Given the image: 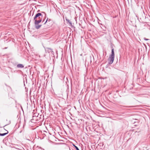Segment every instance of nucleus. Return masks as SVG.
<instances>
[{
  "label": "nucleus",
  "instance_id": "9b49d317",
  "mask_svg": "<svg viewBox=\"0 0 150 150\" xmlns=\"http://www.w3.org/2000/svg\"><path fill=\"white\" fill-rule=\"evenodd\" d=\"M51 21V20L50 19L48 20V18H47V19L46 20V21L44 23V24H45L48 21L49 22V21Z\"/></svg>",
  "mask_w": 150,
  "mask_h": 150
},
{
  "label": "nucleus",
  "instance_id": "20e7f679",
  "mask_svg": "<svg viewBox=\"0 0 150 150\" xmlns=\"http://www.w3.org/2000/svg\"><path fill=\"white\" fill-rule=\"evenodd\" d=\"M17 67L19 68H23L24 67V66L21 64H19L17 65Z\"/></svg>",
  "mask_w": 150,
  "mask_h": 150
},
{
  "label": "nucleus",
  "instance_id": "f03ea898",
  "mask_svg": "<svg viewBox=\"0 0 150 150\" xmlns=\"http://www.w3.org/2000/svg\"><path fill=\"white\" fill-rule=\"evenodd\" d=\"M114 57L115 54L114 50L113 48H112L111 51V54L110 56L108 59L109 61L108 64H111L113 62Z\"/></svg>",
  "mask_w": 150,
  "mask_h": 150
},
{
  "label": "nucleus",
  "instance_id": "f3484780",
  "mask_svg": "<svg viewBox=\"0 0 150 150\" xmlns=\"http://www.w3.org/2000/svg\"><path fill=\"white\" fill-rule=\"evenodd\" d=\"M22 130H21V131L19 133H21L22 132Z\"/></svg>",
  "mask_w": 150,
  "mask_h": 150
},
{
  "label": "nucleus",
  "instance_id": "1a4fd4ad",
  "mask_svg": "<svg viewBox=\"0 0 150 150\" xmlns=\"http://www.w3.org/2000/svg\"><path fill=\"white\" fill-rule=\"evenodd\" d=\"M136 120L137 121H138L137 119H133V120H132V121L133 122H134V123L136 122Z\"/></svg>",
  "mask_w": 150,
  "mask_h": 150
},
{
  "label": "nucleus",
  "instance_id": "0eeeda50",
  "mask_svg": "<svg viewBox=\"0 0 150 150\" xmlns=\"http://www.w3.org/2000/svg\"><path fill=\"white\" fill-rule=\"evenodd\" d=\"M7 134V133H4L3 134L0 133V136H3L6 135Z\"/></svg>",
  "mask_w": 150,
  "mask_h": 150
},
{
  "label": "nucleus",
  "instance_id": "6e6552de",
  "mask_svg": "<svg viewBox=\"0 0 150 150\" xmlns=\"http://www.w3.org/2000/svg\"><path fill=\"white\" fill-rule=\"evenodd\" d=\"M73 145L74 146V147L75 148L76 150H79V149L78 148L77 146H76L74 145V144H73Z\"/></svg>",
  "mask_w": 150,
  "mask_h": 150
},
{
  "label": "nucleus",
  "instance_id": "ddd939ff",
  "mask_svg": "<svg viewBox=\"0 0 150 150\" xmlns=\"http://www.w3.org/2000/svg\"><path fill=\"white\" fill-rule=\"evenodd\" d=\"M11 122V121L10 120H9L8 121V123L6 125H8L9 124H10Z\"/></svg>",
  "mask_w": 150,
  "mask_h": 150
},
{
  "label": "nucleus",
  "instance_id": "a211bd4d",
  "mask_svg": "<svg viewBox=\"0 0 150 150\" xmlns=\"http://www.w3.org/2000/svg\"><path fill=\"white\" fill-rule=\"evenodd\" d=\"M44 20H43V21H42V22H43L44 21Z\"/></svg>",
  "mask_w": 150,
  "mask_h": 150
},
{
  "label": "nucleus",
  "instance_id": "7ed1b4c3",
  "mask_svg": "<svg viewBox=\"0 0 150 150\" xmlns=\"http://www.w3.org/2000/svg\"><path fill=\"white\" fill-rule=\"evenodd\" d=\"M45 51L46 53H49V54L51 55V56H54V52L51 49L49 48H46L45 49Z\"/></svg>",
  "mask_w": 150,
  "mask_h": 150
},
{
  "label": "nucleus",
  "instance_id": "f8f14e48",
  "mask_svg": "<svg viewBox=\"0 0 150 150\" xmlns=\"http://www.w3.org/2000/svg\"><path fill=\"white\" fill-rule=\"evenodd\" d=\"M43 132H44L43 134L45 136H46V134H47V132L45 131H44Z\"/></svg>",
  "mask_w": 150,
  "mask_h": 150
},
{
  "label": "nucleus",
  "instance_id": "9d476101",
  "mask_svg": "<svg viewBox=\"0 0 150 150\" xmlns=\"http://www.w3.org/2000/svg\"><path fill=\"white\" fill-rule=\"evenodd\" d=\"M136 120L137 121H138L137 119H133V120H132V121L133 122H134V123L136 122Z\"/></svg>",
  "mask_w": 150,
  "mask_h": 150
},
{
  "label": "nucleus",
  "instance_id": "2eb2a0df",
  "mask_svg": "<svg viewBox=\"0 0 150 150\" xmlns=\"http://www.w3.org/2000/svg\"><path fill=\"white\" fill-rule=\"evenodd\" d=\"M42 13L45 14V17H46V14L44 12H42Z\"/></svg>",
  "mask_w": 150,
  "mask_h": 150
},
{
  "label": "nucleus",
  "instance_id": "423d86ee",
  "mask_svg": "<svg viewBox=\"0 0 150 150\" xmlns=\"http://www.w3.org/2000/svg\"><path fill=\"white\" fill-rule=\"evenodd\" d=\"M35 28L37 29H38L41 26V25H38V24H35Z\"/></svg>",
  "mask_w": 150,
  "mask_h": 150
},
{
  "label": "nucleus",
  "instance_id": "dca6fc26",
  "mask_svg": "<svg viewBox=\"0 0 150 150\" xmlns=\"http://www.w3.org/2000/svg\"><path fill=\"white\" fill-rule=\"evenodd\" d=\"M40 149H41V150H45V149H43V148H41V147H40Z\"/></svg>",
  "mask_w": 150,
  "mask_h": 150
},
{
  "label": "nucleus",
  "instance_id": "f257e3e1",
  "mask_svg": "<svg viewBox=\"0 0 150 150\" xmlns=\"http://www.w3.org/2000/svg\"><path fill=\"white\" fill-rule=\"evenodd\" d=\"M42 16L41 13H37L34 18V20H35V24H38L42 21Z\"/></svg>",
  "mask_w": 150,
  "mask_h": 150
},
{
  "label": "nucleus",
  "instance_id": "4468645a",
  "mask_svg": "<svg viewBox=\"0 0 150 150\" xmlns=\"http://www.w3.org/2000/svg\"><path fill=\"white\" fill-rule=\"evenodd\" d=\"M144 39L145 40H149V39H146V38H144Z\"/></svg>",
  "mask_w": 150,
  "mask_h": 150
},
{
  "label": "nucleus",
  "instance_id": "39448f33",
  "mask_svg": "<svg viewBox=\"0 0 150 150\" xmlns=\"http://www.w3.org/2000/svg\"><path fill=\"white\" fill-rule=\"evenodd\" d=\"M65 19L66 21L69 23V25L71 26L72 25L71 22L67 18H66Z\"/></svg>",
  "mask_w": 150,
  "mask_h": 150
},
{
  "label": "nucleus",
  "instance_id": "6ab92c4d",
  "mask_svg": "<svg viewBox=\"0 0 150 150\" xmlns=\"http://www.w3.org/2000/svg\"><path fill=\"white\" fill-rule=\"evenodd\" d=\"M44 57H45V55H44Z\"/></svg>",
  "mask_w": 150,
  "mask_h": 150
}]
</instances>
